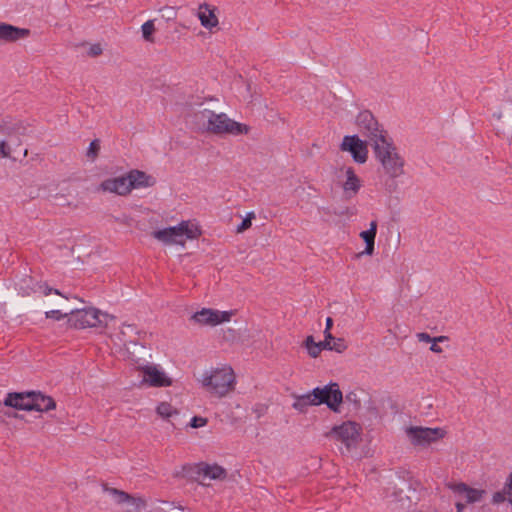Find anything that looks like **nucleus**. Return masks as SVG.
I'll return each mask as SVG.
<instances>
[{
  "label": "nucleus",
  "instance_id": "58836bf2",
  "mask_svg": "<svg viewBox=\"0 0 512 512\" xmlns=\"http://www.w3.org/2000/svg\"><path fill=\"white\" fill-rule=\"evenodd\" d=\"M438 342H432V345L430 347V350L434 353H441L442 348L437 344Z\"/></svg>",
  "mask_w": 512,
  "mask_h": 512
},
{
  "label": "nucleus",
  "instance_id": "7ed1b4c3",
  "mask_svg": "<svg viewBox=\"0 0 512 512\" xmlns=\"http://www.w3.org/2000/svg\"><path fill=\"white\" fill-rule=\"evenodd\" d=\"M25 126L18 120H5L0 123V158L18 160L27 156V148L21 142Z\"/></svg>",
  "mask_w": 512,
  "mask_h": 512
},
{
  "label": "nucleus",
  "instance_id": "b1692460",
  "mask_svg": "<svg viewBox=\"0 0 512 512\" xmlns=\"http://www.w3.org/2000/svg\"><path fill=\"white\" fill-rule=\"evenodd\" d=\"M380 175L389 178L398 177L403 173V162H382L381 169H378Z\"/></svg>",
  "mask_w": 512,
  "mask_h": 512
},
{
  "label": "nucleus",
  "instance_id": "4be33fe9",
  "mask_svg": "<svg viewBox=\"0 0 512 512\" xmlns=\"http://www.w3.org/2000/svg\"><path fill=\"white\" fill-rule=\"evenodd\" d=\"M198 18L200 23L206 29H213L218 26L219 21L215 14V9H212L207 3L199 5Z\"/></svg>",
  "mask_w": 512,
  "mask_h": 512
},
{
  "label": "nucleus",
  "instance_id": "473e14b6",
  "mask_svg": "<svg viewBox=\"0 0 512 512\" xmlns=\"http://www.w3.org/2000/svg\"><path fill=\"white\" fill-rule=\"evenodd\" d=\"M207 422H208L207 418L200 417V416H194L191 419L190 426L192 428H200V427L205 426L207 424Z\"/></svg>",
  "mask_w": 512,
  "mask_h": 512
},
{
  "label": "nucleus",
  "instance_id": "cd10ccee",
  "mask_svg": "<svg viewBox=\"0 0 512 512\" xmlns=\"http://www.w3.org/2000/svg\"><path fill=\"white\" fill-rule=\"evenodd\" d=\"M417 339L420 342L430 343V342H444L447 340V337L446 336H438V337L433 338L428 333L421 332V333L417 334Z\"/></svg>",
  "mask_w": 512,
  "mask_h": 512
},
{
  "label": "nucleus",
  "instance_id": "412c9836",
  "mask_svg": "<svg viewBox=\"0 0 512 512\" xmlns=\"http://www.w3.org/2000/svg\"><path fill=\"white\" fill-rule=\"evenodd\" d=\"M31 411L47 412L56 408L54 399L41 392L30 391Z\"/></svg>",
  "mask_w": 512,
  "mask_h": 512
},
{
  "label": "nucleus",
  "instance_id": "423d86ee",
  "mask_svg": "<svg viewBox=\"0 0 512 512\" xmlns=\"http://www.w3.org/2000/svg\"><path fill=\"white\" fill-rule=\"evenodd\" d=\"M202 117L207 120V131L216 135L238 136L247 134L249 126L230 119L225 113H215L212 110L205 109L201 112Z\"/></svg>",
  "mask_w": 512,
  "mask_h": 512
},
{
  "label": "nucleus",
  "instance_id": "2f4dec72",
  "mask_svg": "<svg viewBox=\"0 0 512 512\" xmlns=\"http://www.w3.org/2000/svg\"><path fill=\"white\" fill-rule=\"evenodd\" d=\"M332 326H333V320H332L331 317H328L326 319V326H325V330H324V337L328 341H330V340H334L335 341L337 339L330 332Z\"/></svg>",
  "mask_w": 512,
  "mask_h": 512
},
{
  "label": "nucleus",
  "instance_id": "37998d69",
  "mask_svg": "<svg viewBox=\"0 0 512 512\" xmlns=\"http://www.w3.org/2000/svg\"><path fill=\"white\" fill-rule=\"evenodd\" d=\"M5 415H7L8 417H18V415L16 413H9V412H5Z\"/></svg>",
  "mask_w": 512,
  "mask_h": 512
},
{
  "label": "nucleus",
  "instance_id": "0eeeda50",
  "mask_svg": "<svg viewBox=\"0 0 512 512\" xmlns=\"http://www.w3.org/2000/svg\"><path fill=\"white\" fill-rule=\"evenodd\" d=\"M107 318V313L97 308L89 307L71 311L68 324L75 329L106 327Z\"/></svg>",
  "mask_w": 512,
  "mask_h": 512
},
{
  "label": "nucleus",
  "instance_id": "9d476101",
  "mask_svg": "<svg viewBox=\"0 0 512 512\" xmlns=\"http://www.w3.org/2000/svg\"><path fill=\"white\" fill-rule=\"evenodd\" d=\"M445 434L442 428L411 426L406 429V435L414 446L426 447L444 438Z\"/></svg>",
  "mask_w": 512,
  "mask_h": 512
},
{
  "label": "nucleus",
  "instance_id": "a19ab883",
  "mask_svg": "<svg viewBox=\"0 0 512 512\" xmlns=\"http://www.w3.org/2000/svg\"><path fill=\"white\" fill-rule=\"evenodd\" d=\"M465 503H462V502H456L455 504V507H456V512H463V510L465 509Z\"/></svg>",
  "mask_w": 512,
  "mask_h": 512
},
{
  "label": "nucleus",
  "instance_id": "c9c22d12",
  "mask_svg": "<svg viewBox=\"0 0 512 512\" xmlns=\"http://www.w3.org/2000/svg\"><path fill=\"white\" fill-rule=\"evenodd\" d=\"M39 288L42 290L43 294L46 296L49 295L52 291L57 295L63 296L59 290L52 289L47 284L40 285Z\"/></svg>",
  "mask_w": 512,
  "mask_h": 512
},
{
  "label": "nucleus",
  "instance_id": "6ab92c4d",
  "mask_svg": "<svg viewBox=\"0 0 512 512\" xmlns=\"http://www.w3.org/2000/svg\"><path fill=\"white\" fill-rule=\"evenodd\" d=\"M3 405L16 410L31 411L30 392L8 393L3 401Z\"/></svg>",
  "mask_w": 512,
  "mask_h": 512
},
{
  "label": "nucleus",
  "instance_id": "ea45409f",
  "mask_svg": "<svg viewBox=\"0 0 512 512\" xmlns=\"http://www.w3.org/2000/svg\"><path fill=\"white\" fill-rule=\"evenodd\" d=\"M401 494H402V490L401 489L396 490V488L394 487L391 495L395 498V500H401L402 499Z\"/></svg>",
  "mask_w": 512,
  "mask_h": 512
},
{
  "label": "nucleus",
  "instance_id": "f704fd0d",
  "mask_svg": "<svg viewBox=\"0 0 512 512\" xmlns=\"http://www.w3.org/2000/svg\"><path fill=\"white\" fill-rule=\"evenodd\" d=\"M252 223L250 222L249 218H244L242 223L237 227V233H242L248 228H250Z\"/></svg>",
  "mask_w": 512,
  "mask_h": 512
},
{
  "label": "nucleus",
  "instance_id": "a211bd4d",
  "mask_svg": "<svg viewBox=\"0 0 512 512\" xmlns=\"http://www.w3.org/2000/svg\"><path fill=\"white\" fill-rule=\"evenodd\" d=\"M446 487L454 493L464 496L466 504L480 502L487 494L486 490L473 488L464 482H448Z\"/></svg>",
  "mask_w": 512,
  "mask_h": 512
},
{
  "label": "nucleus",
  "instance_id": "c03bdc74",
  "mask_svg": "<svg viewBox=\"0 0 512 512\" xmlns=\"http://www.w3.org/2000/svg\"><path fill=\"white\" fill-rule=\"evenodd\" d=\"M494 116H495L497 119H501L502 114H501V113H499V114H494Z\"/></svg>",
  "mask_w": 512,
  "mask_h": 512
},
{
  "label": "nucleus",
  "instance_id": "9b49d317",
  "mask_svg": "<svg viewBox=\"0 0 512 512\" xmlns=\"http://www.w3.org/2000/svg\"><path fill=\"white\" fill-rule=\"evenodd\" d=\"M311 393L315 405L326 404L333 411H338V407L343 400L342 392L336 383L323 388L317 387Z\"/></svg>",
  "mask_w": 512,
  "mask_h": 512
},
{
  "label": "nucleus",
  "instance_id": "49530a36",
  "mask_svg": "<svg viewBox=\"0 0 512 512\" xmlns=\"http://www.w3.org/2000/svg\"><path fill=\"white\" fill-rule=\"evenodd\" d=\"M351 396H352V394L347 395V399H351ZM353 396H355V394H353Z\"/></svg>",
  "mask_w": 512,
  "mask_h": 512
},
{
  "label": "nucleus",
  "instance_id": "de8ad7c7",
  "mask_svg": "<svg viewBox=\"0 0 512 512\" xmlns=\"http://www.w3.org/2000/svg\"><path fill=\"white\" fill-rule=\"evenodd\" d=\"M511 102H512V100H511Z\"/></svg>",
  "mask_w": 512,
  "mask_h": 512
},
{
  "label": "nucleus",
  "instance_id": "7c9ffc66",
  "mask_svg": "<svg viewBox=\"0 0 512 512\" xmlns=\"http://www.w3.org/2000/svg\"><path fill=\"white\" fill-rule=\"evenodd\" d=\"M70 315V313H62L60 310H50L45 313L46 318L61 320Z\"/></svg>",
  "mask_w": 512,
  "mask_h": 512
},
{
  "label": "nucleus",
  "instance_id": "393cba45",
  "mask_svg": "<svg viewBox=\"0 0 512 512\" xmlns=\"http://www.w3.org/2000/svg\"><path fill=\"white\" fill-rule=\"evenodd\" d=\"M308 406H315V402L312 397V393H306L303 395L295 396V402L293 408L300 412H305Z\"/></svg>",
  "mask_w": 512,
  "mask_h": 512
},
{
  "label": "nucleus",
  "instance_id": "e433bc0d",
  "mask_svg": "<svg viewBox=\"0 0 512 512\" xmlns=\"http://www.w3.org/2000/svg\"><path fill=\"white\" fill-rule=\"evenodd\" d=\"M101 53H102V48L98 44L91 46V48L89 50V54L91 56H98Z\"/></svg>",
  "mask_w": 512,
  "mask_h": 512
},
{
  "label": "nucleus",
  "instance_id": "dca6fc26",
  "mask_svg": "<svg viewBox=\"0 0 512 512\" xmlns=\"http://www.w3.org/2000/svg\"><path fill=\"white\" fill-rule=\"evenodd\" d=\"M369 141L362 140L358 135L344 136L340 149L351 153L353 160H367Z\"/></svg>",
  "mask_w": 512,
  "mask_h": 512
},
{
  "label": "nucleus",
  "instance_id": "aec40b11",
  "mask_svg": "<svg viewBox=\"0 0 512 512\" xmlns=\"http://www.w3.org/2000/svg\"><path fill=\"white\" fill-rule=\"evenodd\" d=\"M30 35V30L0 22V41L15 42Z\"/></svg>",
  "mask_w": 512,
  "mask_h": 512
},
{
  "label": "nucleus",
  "instance_id": "f257e3e1",
  "mask_svg": "<svg viewBox=\"0 0 512 512\" xmlns=\"http://www.w3.org/2000/svg\"><path fill=\"white\" fill-rule=\"evenodd\" d=\"M356 125L362 135L368 138L378 160H399L392 139L370 111H361L356 117Z\"/></svg>",
  "mask_w": 512,
  "mask_h": 512
},
{
  "label": "nucleus",
  "instance_id": "72a5a7b5",
  "mask_svg": "<svg viewBox=\"0 0 512 512\" xmlns=\"http://www.w3.org/2000/svg\"><path fill=\"white\" fill-rule=\"evenodd\" d=\"M162 11L165 12V14H163V17H165L167 21L174 20L176 18L177 12L174 7L166 6L162 9Z\"/></svg>",
  "mask_w": 512,
  "mask_h": 512
},
{
  "label": "nucleus",
  "instance_id": "f8f14e48",
  "mask_svg": "<svg viewBox=\"0 0 512 512\" xmlns=\"http://www.w3.org/2000/svg\"><path fill=\"white\" fill-rule=\"evenodd\" d=\"M304 347L307 349V352L310 357L317 358L322 350H331L336 351L338 353H342L347 349V345L343 338H338L334 341V344L331 345L330 341L324 338V341L315 342L313 336H307L303 343Z\"/></svg>",
  "mask_w": 512,
  "mask_h": 512
},
{
  "label": "nucleus",
  "instance_id": "bb28decb",
  "mask_svg": "<svg viewBox=\"0 0 512 512\" xmlns=\"http://www.w3.org/2000/svg\"><path fill=\"white\" fill-rule=\"evenodd\" d=\"M141 30H142L143 38L146 41L153 43L154 42L153 33L155 32L154 21L153 20L146 21L142 25Z\"/></svg>",
  "mask_w": 512,
  "mask_h": 512
},
{
  "label": "nucleus",
  "instance_id": "c85d7f7f",
  "mask_svg": "<svg viewBox=\"0 0 512 512\" xmlns=\"http://www.w3.org/2000/svg\"><path fill=\"white\" fill-rule=\"evenodd\" d=\"M99 151H100V140L94 139L90 143L89 148L87 150V157L94 159V158L98 157Z\"/></svg>",
  "mask_w": 512,
  "mask_h": 512
},
{
  "label": "nucleus",
  "instance_id": "39448f33",
  "mask_svg": "<svg viewBox=\"0 0 512 512\" xmlns=\"http://www.w3.org/2000/svg\"><path fill=\"white\" fill-rule=\"evenodd\" d=\"M200 236V228L191 221H181L177 226L152 232V237L164 245H180L183 247L187 240H194Z\"/></svg>",
  "mask_w": 512,
  "mask_h": 512
},
{
  "label": "nucleus",
  "instance_id": "1a4fd4ad",
  "mask_svg": "<svg viewBox=\"0 0 512 512\" xmlns=\"http://www.w3.org/2000/svg\"><path fill=\"white\" fill-rule=\"evenodd\" d=\"M235 314L236 310L220 311L212 308H202L191 315L190 321L200 326L215 327L229 322Z\"/></svg>",
  "mask_w": 512,
  "mask_h": 512
},
{
  "label": "nucleus",
  "instance_id": "20e7f679",
  "mask_svg": "<svg viewBox=\"0 0 512 512\" xmlns=\"http://www.w3.org/2000/svg\"><path fill=\"white\" fill-rule=\"evenodd\" d=\"M201 384L209 393L222 398L234 391L236 375L231 366L223 365L205 372Z\"/></svg>",
  "mask_w": 512,
  "mask_h": 512
},
{
  "label": "nucleus",
  "instance_id": "f03ea898",
  "mask_svg": "<svg viewBox=\"0 0 512 512\" xmlns=\"http://www.w3.org/2000/svg\"><path fill=\"white\" fill-rule=\"evenodd\" d=\"M155 183L156 179L152 175L134 169L121 176L105 179L100 183L97 190L126 196L133 189L152 187Z\"/></svg>",
  "mask_w": 512,
  "mask_h": 512
},
{
  "label": "nucleus",
  "instance_id": "2eb2a0df",
  "mask_svg": "<svg viewBox=\"0 0 512 512\" xmlns=\"http://www.w3.org/2000/svg\"><path fill=\"white\" fill-rule=\"evenodd\" d=\"M107 491L117 504L125 507V512H143L147 507V501L143 497L133 496L116 488H109Z\"/></svg>",
  "mask_w": 512,
  "mask_h": 512
},
{
  "label": "nucleus",
  "instance_id": "c756f323",
  "mask_svg": "<svg viewBox=\"0 0 512 512\" xmlns=\"http://www.w3.org/2000/svg\"><path fill=\"white\" fill-rule=\"evenodd\" d=\"M508 500V492H506V487L504 486L501 491H497L492 496L493 504L503 503L505 500Z\"/></svg>",
  "mask_w": 512,
  "mask_h": 512
},
{
  "label": "nucleus",
  "instance_id": "a18cd8bd",
  "mask_svg": "<svg viewBox=\"0 0 512 512\" xmlns=\"http://www.w3.org/2000/svg\"><path fill=\"white\" fill-rule=\"evenodd\" d=\"M3 405V403L0 402V407ZM4 420L0 417V423H3Z\"/></svg>",
  "mask_w": 512,
  "mask_h": 512
},
{
  "label": "nucleus",
  "instance_id": "5701e85b",
  "mask_svg": "<svg viewBox=\"0 0 512 512\" xmlns=\"http://www.w3.org/2000/svg\"><path fill=\"white\" fill-rule=\"evenodd\" d=\"M377 233V222L371 221L370 228L360 233V237L364 240L366 247L363 253L372 255L374 253L375 237Z\"/></svg>",
  "mask_w": 512,
  "mask_h": 512
},
{
  "label": "nucleus",
  "instance_id": "79ce46f5",
  "mask_svg": "<svg viewBox=\"0 0 512 512\" xmlns=\"http://www.w3.org/2000/svg\"><path fill=\"white\" fill-rule=\"evenodd\" d=\"M245 218H249L250 222L252 223V220L255 218V213L249 212Z\"/></svg>",
  "mask_w": 512,
  "mask_h": 512
},
{
  "label": "nucleus",
  "instance_id": "a878e982",
  "mask_svg": "<svg viewBox=\"0 0 512 512\" xmlns=\"http://www.w3.org/2000/svg\"><path fill=\"white\" fill-rule=\"evenodd\" d=\"M157 414L164 418L168 419L172 417L173 415H177L178 411L176 408H174L170 403L168 402H161L156 409Z\"/></svg>",
  "mask_w": 512,
  "mask_h": 512
},
{
  "label": "nucleus",
  "instance_id": "4468645a",
  "mask_svg": "<svg viewBox=\"0 0 512 512\" xmlns=\"http://www.w3.org/2000/svg\"><path fill=\"white\" fill-rule=\"evenodd\" d=\"M337 180L343 189L346 199L355 197L362 187L361 179L351 167L340 169L337 174Z\"/></svg>",
  "mask_w": 512,
  "mask_h": 512
},
{
  "label": "nucleus",
  "instance_id": "4c0bfd02",
  "mask_svg": "<svg viewBox=\"0 0 512 512\" xmlns=\"http://www.w3.org/2000/svg\"><path fill=\"white\" fill-rule=\"evenodd\" d=\"M504 486L506 487V492H508V496H512V473L508 476V479Z\"/></svg>",
  "mask_w": 512,
  "mask_h": 512
},
{
  "label": "nucleus",
  "instance_id": "6e6552de",
  "mask_svg": "<svg viewBox=\"0 0 512 512\" xmlns=\"http://www.w3.org/2000/svg\"><path fill=\"white\" fill-rule=\"evenodd\" d=\"M326 436L340 441L349 450L359 444L361 440V426L356 422L347 421L339 426H334Z\"/></svg>",
  "mask_w": 512,
  "mask_h": 512
},
{
  "label": "nucleus",
  "instance_id": "ddd939ff",
  "mask_svg": "<svg viewBox=\"0 0 512 512\" xmlns=\"http://www.w3.org/2000/svg\"><path fill=\"white\" fill-rule=\"evenodd\" d=\"M195 479L202 485H209L208 481H223L227 477L226 470L217 464L199 463L194 468Z\"/></svg>",
  "mask_w": 512,
  "mask_h": 512
},
{
  "label": "nucleus",
  "instance_id": "f3484780",
  "mask_svg": "<svg viewBox=\"0 0 512 512\" xmlns=\"http://www.w3.org/2000/svg\"><path fill=\"white\" fill-rule=\"evenodd\" d=\"M143 374L142 383L151 387H168L172 385V380L164 371L156 365H146L139 368Z\"/></svg>",
  "mask_w": 512,
  "mask_h": 512
}]
</instances>
